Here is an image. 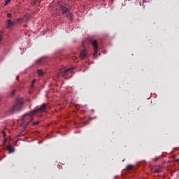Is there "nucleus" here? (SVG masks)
I'll list each match as a JSON object with an SVG mask.
<instances>
[{"mask_svg":"<svg viewBox=\"0 0 179 179\" xmlns=\"http://www.w3.org/2000/svg\"><path fill=\"white\" fill-rule=\"evenodd\" d=\"M46 108L47 103H43L40 106H36L34 110L23 115L22 120L24 122H27V124H29L30 121H33V115H38L43 114V113L45 111Z\"/></svg>","mask_w":179,"mask_h":179,"instance_id":"f257e3e1","label":"nucleus"},{"mask_svg":"<svg viewBox=\"0 0 179 179\" xmlns=\"http://www.w3.org/2000/svg\"><path fill=\"white\" fill-rule=\"evenodd\" d=\"M59 7L62 15H64V16H65L68 20H73V14L70 12V10L72 9V6H71L69 3H64L60 4Z\"/></svg>","mask_w":179,"mask_h":179,"instance_id":"f03ea898","label":"nucleus"},{"mask_svg":"<svg viewBox=\"0 0 179 179\" xmlns=\"http://www.w3.org/2000/svg\"><path fill=\"white\" fill-rule=\"evenodd\" d=\"M24 104V99H23V98H17L15 100V103L11 108L12 113H13V111H22V110H23Z\"/></svg>","mask_w":179,"mask_h":179,"instance_id":"7ed1b4c3","label":"nucleus"},{"mask_svg":"<svg viewBox=\"0 0 179 179\" xmlns=\"http://www.w3.org/2000/svg\"><path fill=\"white\" fill-rule=\"evenodd\" d=\"M23 20V18H17L14 21H12L11 19L7 20L6 22V29H10V27H13L15 23H20Z\"/></svg>","mask_w":179,"mask_h":179,"instance_id":"20e7f679","label":"nucleus"},{"mask_svg":"<svg viewBox=\"0 0 179 179\" xmlns=\"http://www.w3.org/2000/svg\"><path fill=\"white\" fill-rule=\"evenodd\" d=\"M90 43L94 48V57H96V55L97 54V52H99V43H97V41H96V39L93 38L90 39Z\"/></svg>","mask_w":179,"mask_h":179,"instance_id":"39448f33","label":"nucleus"},{"mask_svg":"<svg viewBox=\"0 0 179 179\" xmlns=\"http://www.w3.org/2000/svg\"><path fill=\"white\" fill-rule=\"evenodd\" d=\"M72 71H73V69H66L64 71H61L60 75H62V76H65V75H68L69 73H71V72H72Z\"/></svg>","mask_w":179,"mask_h":179,"instance_id":"423d86ee","label":"nucleus"},{"mask_svg":"<svg viewBox=\"0 0 179 179\" xmlns=\"http://www.w3.org/2000/svg\"><path fill=\"white\" fill-rule=\"evenodd\" d=\"M80 59H85V58H87V52H86V50H83L80 52Z\"/></svg>","mask_w":179,"mask_h":179,"instance_id":"0eeeda50","label":"nucleus"},{"mask_svg":"<svg viewBox=\"0 0 179 179\" xmlns=\"http://www.w3.org/2000/svg\"><path fill=\"white\" fill-rule=\"evenodd\" d=\"M31 19V15L30 14H27V15H25L24 17L22 18V22H23V20H24L26 22V23H27V22H29Z\"/></svg>","mask_w":179,"mask_h":179,"instance_id":"6e6552de","label":"nucleus"},{"mask_svg":"<svg viewBox=\"0 0 179 179\" xmlns=\"http://www.w3.org/2000/svg\"><path fill=\"white\" fill-rule=\"evenodd\" d=\"M7 150L9 152V153H13V152H15V147L12 146V145H9L7 147Z\"/></svg>","mask_w":179,"mask_h":179,"instance_id":"1a4fd4ad","label":"nucleus"},{"mask_svg":"<svg viewBox=\"0 0 179 179\" xmlns=\"http://www.w3.org/2000/svg\"><path fill=\"white\" fill-rule=\"evenodd\" d=\"M31 5V6H38V5H40V1H38V0H34Z\"/></svg>","mask_w":179,"mask_h":179,"instance_id":"9d476101","label":"nucleus"},{"mask_svg":"<svg viewBox=\"0 0 179 179\" xmlns=\"http://www.w3.org/2000/svg\"><path fill=\"white\" fill-rule=\"evenodd\" d=\"M43 59H44V57H41V59L36 61V65H41L43 64Z\"/></svg>","mask_w":179,"mask_h":179,"instance_id":"9b49d317","label":"nucleus"},{"mask_svg":"<svg viewBox=\"0 0 179 179\" xmlns=\"http://www.w3.org/2000/svg\"><path fill=\"white\" fill-rule=\"evenodd\" d=\"M37 73L38 76H43L44 75V71H43L41 69H38L37 70Z\"/></svg>","mask_w":179,"mask_h":179,"instance_id":"f8f14e48","label":"nucleus"},{"mask_svg":"<svg viewBox=\"0 0 179 179\" xmlns=\"http://www.w3.org/2000/svg\"><path fill=\"white\" fill-rule=\"evenodd\" d=\"M134 169V166L132 165H127L126 166V170H132Z\"/></svg>","mask_w":179,"mask_h":179,"instance_id":"ddd939ff","label":"nucleus"},{"mask_svg":"<svg viewBox=\"0 0 179 179\" xmlns=\"http://www.w3.org/2000/svg\"><path fill=\"white\" fill-rule=\"evenodd\" d=\"M34 83H36V79H34V80L31 81V89H33V87H34Z\"/></svg>","mask_w":179,"mask_h":179,"instance_id":"4468645a","label":"nucleus"},{"mask_svg":"<svg viewBox=\"0 0 179 179\" xmlns=\"http://www.w3.org/2000/svg\"><path fill=\"white\" fill-rule=\"evenodd\" d=\"M12 0H6L5 3H4V6H6V5H8V3H9Z\"/></svg>","mask_w":179,"mask_h":179,"instance_id":"2eb2a0df","label":"nucleus"},{"mask_svg":"<svg viewBox=\"0 0 179 179\" xmlns=\"http://www.w3.org/2000/svg\"><path fill=\"white\" fill-rule=\"evenodd\" d=\"M33 125H38L40 124V122H33Z\"/></svg>","mask_w":179,"mask_h":179,"instance_id":"dca6fc26","label":"nucleus"},{"mask_svg":"<svg viewBox=\"0 0 179 179\" xmlns=\"http://www.w3.org/2000/svg\"><path fill=\"white\" fill-rule=\"evenodd\" d=\"M16 93V90H14L11 92V96H15V94Z\"/></svg>","mask_w":179,"mask_h":179,"instance_id":"f3484780","label":"nucleus"},{"mask_svg":"<svg viewBox=\"0 0 179 179\" xmlns=\"http://www.w3.org/2000/svg\"><path fill=\"white\" fill-rule=\"evenodd\" d=\"M7 17H8V18H10V17H12V14L11 13H7Z\"/></svg>","mask_w":179,"mask_h":179,"instance_id":"a211bd4d","label":"nucleus"},{"mask_svg":"<svg viewBox=\"0 0 179 179\" xmlns=\"http://www.w3.org/2000/svg\"><path fill=\"white\" fill-rule=\"evenodd\" d=\"M159 159H160V157H155V158H153V161L157 162V160H159Z\"/></svg>","mask_w":179,"mask_h":179,"instance_id":"6ab92c4d","label":"nucleus"},{"mask_svg":"<svg viewBox=\"0 0 179 179\" xmlns=\"http://www.w3.org/2000/svg\"><path fill=\"white\" fill-rule=\"evenodd\" d=\"M2 134L3 138H6V133H5L3 131H2Z\"/></svg>","mask_w":179,"mask_h":179,"instance_id":"aec40b11","label":"nucleus"},{"mask_svg":"<svg viewBox=\"0 0 179 179\" xmlns=\"http://www.w3.org/2000/svg\"><path fill=\"white\" fill-rule=\"evenodd\" d=\"M154 173H160V169H155Z\"/></svg>","mask_w":179,"mask_h":179,"instance_id":"412c9836","label":"nucleus"},{"mask_svg":"<svg viewBox=\"0 0 179 179\" xmlns=\"http://www.w3.org/2000/svg\"><path fill=\"white\" fill-rule=\"evenodd\" d=\"M1 41H2V35L0 34V44H1Z\"/></svg>","mask_w":179,"mask_h":179,"instance_id":"4be33fe9","label":"nucleus"},{"mask_svg":"<svg viewBox=\"0 0 179 179\" xmlns=\"http://www.w3.org/2000/svg\"><path fill=\"white\" fill-rule=\"evenodd\" d=\"M17 79H19V76H17V77H16V80H17Z\"/></svg>","mask_w":179,"mask_h":179,"instance_id":"5701e85b","label":"nucleus"},{"mask_svg":"<svg viewBox=\"0 0 179 179\" xmlns=\"http://www.w3.org/2000/svg\"><path fill=\"white\" fill-rule=\"evenodd\" d=\"M140 5H141V6L142 5V3H141V2H140Z\"/></svg>","mask_w":179,"mask_h":179,"instance_id":"b1692460","label":"nucleus"},{"mask_svg":"<svg viewBox=\"0 0 179 179\" xmlns=\"http://www.w3.org/2000/svg\"><path fill=\"white\" fill-rule=\"evenodd\" d=\"M122 162H125V159H123Z\"/></svg>","mask_w":179,"mask_h":179,"instance_id":"393cba45","label":"nucleus"}]
</instances>
